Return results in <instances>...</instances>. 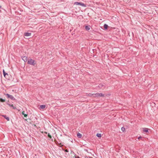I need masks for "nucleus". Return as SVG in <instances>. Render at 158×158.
Returning a JSON list of instances; mask_svg holds the SVG:
<instances>
[{
    "mask_svg": "<svg viewBox=\"0 0 158 158\" xmlns=\"http://www.w3.org/2000/svg\"><path fill=\"white\" fill-rule=\"evenodd\" d=\"M27 63L28 64L34 66L36 64L35 61L31 59H28Z\"/></svg>",
    "mask_w": 158,
    "mask_h": 158,
    "instance_id": "f257e3e1",
    "label": "nucleus"
},
{
    "mask_svg": "<svg viewBox=\"0 0 158 158\" xmlns=\"http://www.w3.org/2000/svg\"><path fill=\"white\" fill-rule=\"evenodd\" d=\"M94 97H103L104 95L102 93H97L96 94H93Z\"/></svg>",
    "mask_w": 158,
    "mask_h": 158,
    "instance_id": "f03ea898",
    "label": "nucleus"
},
{
    "mask_svg": "<svg viewBox=\"0 0 158 158\" xmlns=\"http://www.w3.org/2000/svg\"><path fill=\"white\" fill-rule=\"evenodd\" d=\"M74 4L77 5H80L84 7H85L86 6V5L85 4L82 2H74Z\"/></svg>",
    "mask_w": 158,
    "mask_h": 158,
    "instance_id": "7ed1b4c3",
    "label": "nucleus"
},
{
    "mask_svg": "<svg viewBox=\"0 0 158 158\" xmlns=\"http://www.w3.org/2000/svg\"><path fill=\"white\" fill-rule=\"evenodd\" d=\"M6 95L7 98H10L12 100H15V98L12 95H10L8 94H6Z\"/></svg>",
    "mask_w": 158,
    "mask_h": 158,
    "instance_id": "20e7f679",
    "label": "nucleus"
},
{
    "mask_svg": "<svg viewBox=\"0 0 158 158\" xmlns=\"http://www.w3.org/2000/svg\"><path fill=\"white\" fill-rule=\"evenodd\" d=\"M22 60L25 62H27L28 60L27 57V56H23L22 57Z\"/></svg>",
    "mask_w": 158,
    "mask_h": 158,
    "instance_id": "39448f33",
    "label": "nucleus"
},
{
    "mask_svg": "<svg viewBox=\"0 0 158 158\" xmlns=\"http://www.w3.org/2000/svg\"><path fill=\"white\" fill-rule=\"evenodd\" d=\"M46 106L45 105H41L40 106L39 109H44L46 108Z\"/></svg>",
    "mask_w": 158,
    "mask_h": 158,
    "instance_id": "423d86ee",
    "label": "nucleus"
},
{
    "mask_svg": "<svg viewBox=\"0 0 158 158\" xmlns=\"http://www.w3.org/2000/svg\"><path fill=\"white\" fill-rule=\"evenodd\" d=\"M31 33H28L27 32L26 33H25L24 34V35L26 36H31Z\"/></svg>",
    "mask_w": 158,
    "mask_h": 158,
    "instance_id": "0eeeda50",
    "label": "nucleus"
},
{
    "mask_svg": "<svg viewBox=\"0 0 158 158\" xmlns=\"http://www.w3.org/2000/svg\"><path fill=\"white\" fill-rule=\"evenodd\" d=\"M98 87L100 88H104L105 87L104 85L102 84H100L98 85Z\"/></svg>",
    "mask_w": 158,
    "mask_h": 158,
    "instance_id": "6e6552de",
    "label": "nucleus"
},
{
    "mask_svg": "<svg viewBox=\"0 0 158 158\" xmlns=\"http://www.w3.org/2000/svg\"><path fill=\"white\" fill-rule=\"evenodd\" d=\"M3 116L8 121L10 120V119L9 117H7L6 115H3Z\"/></svg>",
    "mask_w": 158,
    "mask_h": 158,
    "instance_id": "1a4fd4ad",
    "label": "nucleus"
},
{
    "mask_svg": "<svg viewBox=\"0 0 158 158\" xmlns=\"http://www.w3.org/2000/svg\"><path fill=\"white\" fill-rule=\"evenodd\" d=\"M148 129L147 128H144L143 129V131L145 132H148Z\"/></svg>",
    "mask_w": 158,
    "mask_h": 158,
    "instance_id": "9d476101",
    "label": "nucleus"
},
{
    "mask_svg": "<svg viewBox=\"0 0 158 158\" xmlns=\"http://www.w3.org/2000/svg\"><path fill=\"white\" fill-rule=\"evenodd\" d=\"M77 136L78 138H81L82 137V135L80 133H78L77 134Z\"/></svg>",
    "mask_w": 158,
    "mask_h": 158,
    "instance_id": "9b49d317",
    "label": "nucleus"
},
{
    "mask_svg": "<svg viewBox=\"0 0 158 158\" xmlns=\"http://www.w3.org/2000/svg\"><path fill=\"white\" fill-rule=\"evenodd\" d=\"M3 75H4V76L5 77H6V76H8V74L6 73H5V71L4 70H3Z\"/></svg>",
    "mask_w": 158,
    "mask_h": 158,
    "instance_id": "f8f14e48",
    "label": "nucleus"
},
{
    "mask_svg": "<svg viewBox=\"0 0 158 158\" xmlns=\"http://www.w3.org/2000/svg\"><path fill=\"white\" fill-rule=\"evenodd\" d=\"M85 28L86 30H89L90 29V27L89 26H85Z\"/></svg>",
    "mask_w": 158,
    "mask_h": 158,
    "instance_id": "ddd939ff",
    "label": "nucleus"
},
{
    "mask_svg": "<svg viewBox=\"0 0 158 158\" xmlns=\"http://www.w3.org/2000/svg\"><path fill=\"white\" fill-rule=\"evenodd\" d=\"M8 105L12 107L13 109H15V107L13 106V104H8Z\"/></svg>",
    "mask_w": 158,
    "mask_h": 158,
    "instance_id": "4468645a",
    "label": "nucleus"
},
{
    "mask_svg": "<svg viewBox=\"0 0 158 158\" xmlns=\"http://www.w3.org/2000/svg\"><path fill=\"white\" fill-rule=\"evenodd\" d=\"M104 27L105 29H107L108 27V25L106 24H104Z\"/></svg>",
    "mask_w": 158,
    "mask_h": 158,
    "instance_id": "2eb2a0df",
    "label": "nucleus"
},
{
    "mask_svg": "<svg viewBox=\"0 0 158 158\" xmlns=\"http://www.w3.org/2000/svg\"><path fill=\"white\" fill-rule=\"evenodd\" d=\"M87 95L88 96H93L94 97V95H93V94H90V93H89V94H87Z\"/></svg>",
    "mask_w": 158,
    "mask_h": 158,
    "instance_id": "dca6fc26",
    "label": "nucleus"
},
{
    "mask_svg": "<svg viewBox=\"0 0 158 158\" xmlns=\"http://www.w3.org/2000/svg\"><path fill=\"white\" fill-rule=\"evenodd\" d=\"M96 136L98 137H101V134L98 133L96 135Z\"/></svg>",
    "mask_w": 158,
    "mask_h": 158,
    "instance_id": "f3484780",
    "label": "nucleus"
},
{
    "mask_svg": "<svg viewBox=\"0 0 158 158\" xmlns=\"http://www.w3.org/2000/svg\"><path fill=\"white\" fill-rule=\"evenodd\" d=\"M0 101L1 102H4L5 101V99H3L2 98H0Z\"/></svg>",
    "mask_w": 158,
    "mask_h": 158,
    "instance_id": "a211bd4d",
    "label": "nucleus"
},
{
    "mask_svg": "<svg viewBox=\"0 0 158 158\" xmlns=\"http://www.w3.org/2000/svg\"><path fill=\"white\" fill-rule=\"evenodd\" d=\"M121 130H122V131H123V132H124V131L125 130V128L124 127H122L121 128Z\"/></svg>",
    "mask_w": 158,
    "mask_h": 158,
    "instance_id": "6ab92c4d",
    "label": "nucleus"
},
{
    "mask_svg": "<svg viewBox=\"0 0 158 158\" xmlns=\"http://www.w3.org/2000/svg\"><path fill=\"white\" fill-rule=\"evenodd\" d=\"M23 114L24 115V117H27V114H24L23 113Z\"/></svg>",
    "mask_w": 158,
    "mask_h": 158,
    "instance_id": "aec40b11",
    "label": "nucleus"
},
{
    "mask_svg": "<svg viewBox=\"0 0 158 158\" xmlns=\"http://www.w3.org/2000/svg\"><path fill=\"white\" fill-rule=\"evenodd\" d=\"M48 137L49 138H51V135H49V134H48Z\"/></svg>",
    "mask_w": 158,
    "mask_h": 158,
    "instance_id": "412c9836",
    "label": "nucleus"
},
{
    "mask_svg": "<svg viewBox=\"0 0 158 158\" xmlns=\"http://www.w3.org/2000/svg\"><path fill=\"white\" fill-rule=\"evenodd\" d=\"M65 151L66 152H68V151L66 149L65 150Z\"/></svg>",
    "mask_w": 158,
    "mask_h": 158,
    "instance_id": "4be33fe9",
    "label": "nucleus"
},
{
    "mask_svg": "<svg viewBox=\"0 0 158 158\" xmlns=\"http://www.w3.org/2000/svg\"><path fill=\"white\" fill-rule=\"evenodd\" d=\"M141 138V136H140V137H139L138 138V139H139Z\"/></svg>",
    "mask_w": 158,
    "mask_h": 158,
    "instance_id": "5701e85b",
    "label": "nucleus"
},
{
    "mask_svg": "<svg viewBox=\"0 0 158 158\" xmlns=\"http://www.w3.org/2000/svg\"><path fill=\"white\" fill-rule=\"evenodd\" d=\"M75 158H80V157L79 156H78L77 157H75Z\"/></svg>",
    "mask_w": 158,
    "mask_h": 158,
    "instance_id": "b1692460",
    "label": "nucleus"
},
{
    "mask_svg": "<svg viewBox=\"0 0 158 158\" xmlns=\"http://www.w3.org/2000/svg\"><path fill=\"white\" fill-rule=\"evenodd\" d=\"M1 6H0V8H1Z\"/></svg>",
    "mask_w": 158,
    "mask_h": 158,
    "instance_id": "393cba45",
    "label": "nucleus"
}]
</instances>
